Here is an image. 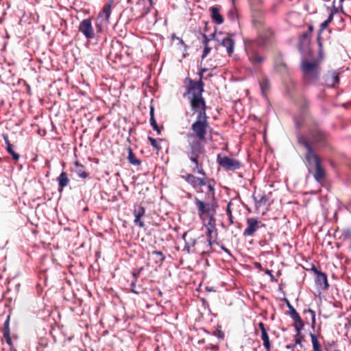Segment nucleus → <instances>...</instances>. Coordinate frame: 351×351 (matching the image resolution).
Wrapping results in <instances>:
<instances>
[{
  "mask_svg": "<svg viewBox=\"0 0 351 351\" xmlns=\"http://www.w3.org/2000/svg\"><path fill=\"white\" fill-rule=\"evenodd\" d=\"M248 60L254 66H261L265 60V56L251 48L250 45L245 46Z\"/></svg>",
  "mask_w": 351,
  "mask_h": 351,
  "instance_id": "8",
  "label": "nucleus"
},
{
  "mask_svg": "<svg viewBox=\"0 0 351 351\" xmlns=\"http://www.w3.org/2000/svg\"><path fill=\"white\" fill-rule=\"evenodd\" d=\"M337 12L338 9L335 5H333L332 8L330 9L329 16H328V19L326 21H328V23H330L333 19L334 14Z\"/></svg>",
  "mask_w": 351,
  "mask_h": 351,
  "instance_id": "40",
  "label": "nucleus"
},
{
  "mask_svg": "<svg viewBox=\"0 0 351 351\" xmlns=\"http://www.w3.org/2000/svg\"><path fill=\"white\" fill-rule=\"evenodd\" d=\"M3 336H4V338H5V341H6V343L9 346H12V340H11V337H10V333H8L7 332L6 334H3Z\"/></svg>",
  "mask_w": 351,
  "mask_h": 351,
  "instance_id": "46",
  "label": "nucleus"
},
{
  "mask_svg": "<svg viewBox=\"0 0 351 351\" xmlns=\"http://www.w3.org/2000/svg\"><path fill=\"white\" fill-rule=\"evenodd\" d=\"M258 327L261 331V339L263 341V346L267 350V351H269L271 348V345L269 342V337L265 329V324L263 322H260L258 324Z\"/></svg>",
  "mask_w": 351,
  "mask_h": 351,
  "instance_id": "20",
  "label": "nucleus"
},
{
  "mask_svg": "<svg viewBox=\"0 0 351 351\" xmlns=\"http://www.w3.org/2000/svg\"><path fill=\"white\" fill-rule=\"evenodd\" d=\"M57 182H58V186L61 189L64 188L65 186H66L69 184V179L67 176V174L66 173V172L62 171L60 174V176L57 178Z\"/></svg>",
  "mask_w": 351,
  "mask_h": 351,
  "instance_id": "26",
  "label": "nucleus"
},
{
  "mask_svg": "<svg viewBox=\"0 0 351 351\" xmlns=\"http://www.w3.org/2000/svg\"><path fill=\"white\" fill-rule=\"evenodd\" d=\"M206 241L210 242L213 244L217 243V229L206 228Z\"/></svg>",
  "mask_w": 351,
  "mask_h": 351,
  "instance_id": "25",
  "label": "nucleus"
},
{
  "mask_svg": "<svg viewBox=\"0 0 351 351\" xmlns=\"http://www.w3.org/2000/svg\"><path fill=\"white\" fill-rule=\"evenodd\" d=\"M178 40H180L181 43H183L182 40H180V38H178Z\"/></svg>",
  "mask_w": 351,
  "mask_h": 351,
  "instance_id": "62",
  "label": "nucleus"
},
{
  "mask_svg": "<svg viewBox=\"0 0 351 351\" xmlns=\"http://www.w3.org/2000/svg\"><path fill=\"white\" fill-rule=\"evenodd\" d=\"M301 69L305 84H312L317 82L320 73L318 60H303L301 62Z\"/></svg>",
  "mask_w": 351,
  "mask_h": 351,
  "instance_id": "3",
  "label": "nucleus"
},
{
  "mask_svg": "<svg viewBox=\"0 0 351 351\" xmlns=\"http://www.w3.org/2000/svg\"><path fill=\"white\" fill-rule=\"evenodd\" d=\"M252 22L254 25L258 29V34L259 38L256 41V44L259 46L263 45L271 36L272 32L269 28L264 27V21L262 16L256 19L254 15Z\"/></svg>",
  "mask_w": 351,
  "mask_h": 351,
  "instance_id": "6",
  "label": "nucleus"
},
{
  "mask_svg": "<svg viewBox=\"0 0 351 351\" xmlns=\"http://www.w3.org/2000/svg\"><path fill=\"white\" fill-rule=\"evenodd\" d=\"M289 315L292 319H294L295 318L300 316L294 308H291L289 311Z\"/></svg>",
  "mask_w": 351,
  "mask_h": 351,
  "instance_id": "44",
  "label": "nucleus"
},
{
  "mask_svg": "<svg viewBox=\"0 0 351 351\" xmlns=\"http://www.w3.org/2000/svg\"><path fill=\"white\" fill-rule=\"evenodd\" d=\"M178 40H180L181 43H183L182 40H180V38H178Z\"/></svg>",
  "mask_w": 351,
  "mask_h": 351,
  "instance_id": "61",
  "label": "nucleus"
},
{
  "mask_svg": "<svg viewBox=\"0 0 351 351\" xmlns=\"http://www.w3.org/2000/svg\"><path fill=\"white\" fill-rule=\"evenodd\" d=\"M128 158L129 162L133 165L138 166L141 164V161L135 156V155L133 154L132 149L130 147L128 148Z\"/></svg>",
  "mask_w": 351,
  "mask_h": 351,
  "instance_id": "33",
  "label": "nucleus"
},
{
  "mask_svg": "<svg viewBox=\"0 0 351 351\" xmlns=\"http://www.w3.org/2000/svg\"><path fill=\"white\" fill-rule=\"evenodd\" d=\"M221 249L226 252L227 253L228 255H231L230 254V252L228 249H227L226 247H221Z\"/></svg>",
  "mask_w": 351,
  "mask_h": 351,
  "instance_id": "52",
  "label": "nucleus"
},
{
  "mask_svg": "<svg viewBox=\"0 0 351 351\" xmlns=\"http://www.w3.org/2000/svg\"><path fill=\"white\" fill-rule=\"evenodd\" d=\"M150 4H152L153 0H149Z\"/></svg>",
  "mask_w": 351,
  "mask_h": 351,
  "instance_id": "63",
  "label": "nucleus"
},
{
  "mask_svg": "<svg viewBox=\"0 0 351 351\" xmlns=\"http://www.w3.org/2000/svg\"><path fill=\"white\" fill-rule=\"evenodd\" d=\"M191 104V109L197 112V114H202L206 116V102L202 96H199L198 97H190L189 99Z\"/></svg>",
  "mask_w": 351,
  "mask_h": 351,
  "instance_id": "10",
  "label": "nucleus"
},
{
  "mask_svg": "<svg viewBox=\"0 0 351 351\" xmlns=\"http://www.w3.org/2000/svg\"><path fill=\"white\" fill-rule=\"evenodd\" d=\"M9 317H8L7 319L4 322L3 334H6L7 332L8 333H10L9 327Z\"/></svg>",
  "mask_w": 351,
  "mask_h": 351,
  "instance_id": "43",
  "label": "nucleus"
},
{
  "mask_svg": "<svg viewBox=\"0 0 351 351\" xmlns=\"http://www.w3.org/2000/svg\"><path fill=\"white\" fill-rule=\"evenodd\" d=\"M178 40H180L181 43H183L182 40H180V38H178Z\"/></svg>",
  "mask_w": 351,
  "mask_h": 351,
  "instance_id": "60",
  "label": "nucleus"
},
{
  "mask_svg": "<svg viewBox=\"0 0 351 351\" xmlns=\"http://www.w3.org/2000/svg\"><path fill=\"white\" fill-rule=\"evenodd\" d=\"M104 25H106L104 21L97 20L96 23H95V27L97 28V32H101L103 29V26Z\"/></svg>",
  "mask_w": 351,
  "mask_h": 351,
  "instance_id": "42",
  "label": "nucleus"
},
{
  "mask_svg": "<svg viewBox=\"0 0 351 351\" xmlns=\"http://www.w3.org/2000/svg\"><path fill=\"white\" fill-rule=\"evenodd\" d=\"M312 271H313L316 275L315 281L317 287L323 291L327 290L329 288L327 275L322 271L319 270L315 266H313Z\"/></svg>",
  "mask_w": 351,
  "mask_h": 351,
  "instance_id": "12",
  "label": "nucleus"
},
{
  "mask_svg": "<svg viewBox=\"0 0 351 351\" xmlns=\"http://www.w3.org/2000/svg\"><path fill=\"white\" fill-rule=\"evenodd\" d=\"M299 143L306 149V159L309 165H315L317 162H320L318 156L316 155L309 142L303 137L298 138Z\"/></svg>",
  "mask_w": 351,
  "mask_h": 351,
  "instance_id": "9",
  "label": "nucleus"
},
{
  "mask_svg": "<svg viewBox=\"0 0 351 351\" xmlns=\"http://www.w3.org/2000/svg\"><path fill=\"white\" fill-rule=\"evenodd\" d=\"M3 139L5 141V143L6 144V149L7 152L12 156V158L15 160H18L20 158V156L19 154L16 153L13 150V145L10 143V142L8 140V138L7 136H3Z\"/></svg>",
  "mask_w": 351,
  "mask_h": 351,
  "instance_id": "24",
  "label": "nucleus"
},
{
  "mask_svg": "<svg viewBox=\"0 0 351 351\" xmlns=\"http://www.w3.org/2000/svg\"><path fill=\"white\" fill-rule=\"evenodd\" d=\"M131 287V291L135 294H138L139 292L135 289L136 287V282H132L130 285Z\"/></svg>",
  "mask_w": 351,
  "mask_h": 351,
  "instance_id": "49",
  "label": "nucleus"
},
{
  "mask_svg": "<svg viewBox=\"0 0 351 351\" xmlns=\"http://www.w3.org/2000/svg\"><path fill=\"white\" fill-rule=\"evenodd\" d=\"M79 31L87 39H92L95 37V32L90 19H83L79 25Z\"/></svg>",
  "mask_w": 351,
  "mask_h": 351,
  "instance_id": "13",
  "label": "nucleus"
},
{
  "mask_svg": "<svg viewBox=\"0 0 351 351\" xmlns=\"http://www.w3.org/2000/svg\"><path fill=\"white\" fill-rule=\"evenodd\" d=\"M230 205H231V204L229 203L227 206L226 214L228 216V218L230 221V223H233L232 216V213H231V210H230Z\"/></svg>",
  "mask_w": 351,
  "mask_h": 351,
  "instance_id": "45",
  "label": "nucleus"
},
{
  "mask_svg": "<svg viewBox=\"0 0 351 351\" xmlns=\"http://www.w3.org/2000/svg\"><path fill=\"white\" fill-rule=\"evenodd\" d=\"M74 166L75 169H73L72 171L74 173H75L79 178L83 179H86V178H88V174L84 170V167L82 165L80 164V162L77 160L74 162Z\"/></svg>",
  "mask_w": 351,
  "mask_h": 351,
  "instance_id": "23",
  "label": "nucleus"
},
{
  "mask_svg": "<svg viewBox=\"0 0 351 351\" xmlns=\"http://www.w3.org/2000/svg\"><path fill=\"white\" fill-rule=\"evenodd\" d=\"M254 199L256 208L265 206L267 202V198L265 195H259V197L254 195Z\"/></svg>",
  "mask_w": 351,
  "mask_h": 351,
  "instance_id": "32",
  "label": "nucleus"
},
{
  "mask_svg": "<svg viewBox=\"0 0 351 351\" xmlns=\"http://www.w3.org/2000/svg\"><path fill=\"white\" fill-rule=\"evenodd\" d=\"M326 138V134L319 130H315L311 133V141L313 143L322 145L324 144Z\"/></svg>",
  "mask_w": 351,
  "mask_h": 351,
  "instance_id": "18",
  "label": "nucleus"
},
{
  "mask_svg": "<svg viewBox=\"0 0 351 351\" xmlns=\"http://www.w3.org/2000/svg\"><path fill=\"white\" fill-rule=\"evenodd\" d=\"M204 38H205V40L204 41V49L203 51L202 58H205L210 51V48L208 45V42L209 41V39L207 38V37L206 36H204Z\"/></svg>",
  "mask_w": 351,
  "mask_h": 351,
  "instance_id": "38",
  "label": "nucleus"
},
{
  "mask_svg": "<svg viewBox=\"0 0 351 351\" xmlns=\"http://www.w3.org/2000/svg\"><path fill=\"white\" fill-rule=\"evenodd\" d=\"M205 177L206 175L203 176L202 178H197L191 173H188L186 176H182L184 180L190 185H191V186L194 189H196L197 192H199V191L197 190L198 188H201L204 186V180Z\"/></svg>",
  "mask_w": 351,
  "mask_h": 351,
  "instance_id": "16",
  "label": "nucleus"
},
{
  "mask_svg": "<svg viewBox=\"0 0 351 351\" xmlns=\"http://www.w3.org/2000/svg\"><path fill=\"white\" fill-rule=\"evenodd\" d=\"M326 82L327 86L333 87L339 82V75L336 73L333 72L331 76L326 78Z\"/></svg>",
  "mask_w": 351,
  "mask_h": 351,
  "instance_id": "31",
  "label": "nucleus"
},
{
  "mask_svg": "<svg viewBox=\"0 0 351 351\" xmlns=\"http://www.w3.org/2000/svg\"><path fill=\"white\" fill-rule=\"evenodd\" d=\"M204 186H207L208 192L207 195L208 197H211L213 199L215 197V181L213 179H208L206 177H205L204 180Z\"/></svg>",
  "mask_w": 351,
  "mask_h": 351,
  "instance_id": "22",
  "label": "nucleus"
},
{
  "mask_svg": "<svg viewBox=\"0 0 351 351\" xmlns=\"http://www.w3.org/2000/svg\"><path fill=\"white\" fill-rule=\"evenodd\" d=\"M111 3H106L103 8L101 12L99 13L97 16V21H104L106 25H107L109 23L110 17L111 15Z\"/></svg>",
  "mask_w": 351,
  "mask_h": 351,
  "instance_id": "17",
  "label": "nucleus"
},
{
  "mask_svg": "<svg viewBox=\"0 0 351 351\" xmlns=\"http://www.w3.org/2000/svg\"><path fill=\"white\" fill-rule=\"evenodd\" d=\"M213 245V243L206 241L204 236L199 237L197 243V254L204 255L211 253L213 252L212 247Z\"/></svg>",
  "mask_w": 351,
  "mask_h": 351,
  "instance_id": "14",
  "label": "nucleus"
},
{
  "mask_svg": "<svg viewBox=\"0 0 351 351\" xmlns=\"http://www.w3.org/2000/svg\"><path fill=\"white\" fill-rule=\"evenodd\" d=\"M220 44L226 49L228 54L231 56L234 52V40L228 36L221 40Z\"/></svg>",
  "mask_w": 351,
  "mask_h": 351,
  "instance_id": "19",
  "label": "nucleus"
},
{
  "mask_svg": "<svg viewBox=\"0 0 351 351\" xmlns=\"http://www.w3.org/2000/svg\"><path fill=\"white\" fill-rule=\"evenodd\" d=\"M259 85H260V88L261 89L263 95H265L267 91L269 88V80L266 77H264L261 81H260Z\"/></svg>",
  "mask_w": 351,
  "mask_h": 351,
  "instance_id": "36",
  "label": "nucleus"
},
{
  "mask_svg": "<svg viewBox=\"0 0 351 351\" xmlns=\"http://www.w3.org/2000/svg\"><path fill=\"white\" fill-rule=\"evenodd\" d=\"M310 337L311 339L312 346L315 351H319L322 350L321 345L318 341L317 337L315 334L311 333Z\"/></svg>",
  "mask_w": 351,
  "mask_h": 351,
  "instance_id": "35",
  "label": "nucleus"
},
{
  "mask_svg": "<svg viewBox=\"0 0 351 351\" xmlns=\"http://www.w3.org/2000/svg\"><path fill=\"white\" fill-rule=\"evenodd\" d=\"M298 351H306L304 348H302L301 350H298Z\"/></svg>",
  "mask_w": 351,
  "mask_h": 351,
  "instance_id": "58",
  "label": "nucleus"
},
{
  "mask_svg": "<svg viewBox=\"0 0 351 351\" xmlns=\"http://www.w3.org/2000/svg\"><path fill=\"white\" fill-rule=\"evenodd\" d=\"M185 237H186V234H183V239H184V238H185Z\"/></svg>",
  "mask_w": 351,
  "mask_h": 351,
  "instance_id": "64",
  "label": "nucleus"
},
{
  "mask_svg": "<svg viewBox=\"0 0 351 351\" xmlns=\"http://www.w3.org/2000/svg\"><path fill=\"white\" fill-rule=\"evenodd\" d=\"M192 134H188V138H195L202 141H206V136L208 131H211L212 128L209 125L208 117L204 114H197L196 120L191 125Z\"/></svg>",
  "mask_w": 351,
  "mask_h": 351,
  "instance_id": "2",
  "label": "nucleus"
},
{
  "mask_svg": "<svg viewBox=\"0 0 351 351\" xmlns=\"http://www.w3.org/2000/svg\"><path fill=\"white\" fill-rule=\"evenodd\" d=\"M206 71V70L205 69H202V70H201V71H200V72H202V73H204Z\"/></svg>",
  "mask_w": 351,
  "mask_h": 351,
  "instance_id": "57",
  "label": "nucleus"
},
{
  "mask_svg": "<svg viewBox=\"0 0 351 351\" xmlns=\"http://www.w3.org/2000/svg\"><path fill=\"white\" fill-rule=\"evenodd\" d=\"M329 24L330 23L326 21V20L323 23H322L320 25V32L324 31L328 26Z\"/></svg>",
  "mask_w": 351,
  "mask_h": 351,
  "instance_id": "47",
  "label": "nucleus"
},
{
  "mask_svg": "<svg viewBox=\"0 0 351 351\" xmlns=\"http://www.w3.org/2000/svg\"><path fill=\"white\" fill-rule=\"evenodd\" d=\"M265 274H267L268 276H269L271 277V280L274 279V275L272 274V271L267 269L265 271Z\"/></svg>",
  "mask_w": 351,
  "mask_h": 351,
  "instance_id": "51",
  "label": "nucleus"
},
{
  "mask_svg": "<svg viewBox=\"0 0 351 351\" xmlns=\"http://www.w3.org/2000/svg\"><path fill=\"white\" fill-rule=\"evenodd\" d=\"M197 240L194 239H191L189 241H186L184 247L182 250L184 252H186L187 254H191V253L197 254Z\"/></svg>",
  "mask_w": 351,
  "mask_h": 351,
  "instance_id": "21",
  "label": "nucleus"
},
{
  "mask_svg": "<svg viewBox=\"0 0 351 351\" xmlns=\"http://www.w3.org/2000/svg\"><path fill=\"white\" fill-rule=\"evenodd\" d=\"M189 138V150L186 152L187 156L190 160L195 164V167L193 169L194 173L197 172L199 174L205 176V172L202 168V165L198 161L199 156L204 153V146L202 143V141L195 138Z\"/></svg>",
  "mask_w": 351,
  "mask_h": 351,
  "instance_id": "1",
  "label": "nucleus"
},
{
  "mask_svg": "<svg viewBox=\"0 0 351 351\" xmlns=\"http://www.w3.org/2000/svg\"><path fill=\"white\" fill-rule=\"evenodd\" d=\"M215 216V215H209L205 217V221H203V223L206 228L217 229Z\"/></svg>",
  "mask_w": 351,
  "mask_h": 351,
  "instance_id": "27",
  "label": "nucleus"
},
{
  "mask_svg": "<svg viewBox=\"0 0 351 351\" xmlns=\"http://www.w3.org/2000/svg\"><path fill=\"white\" fill-rule=\"evenodd\" d=\"M314 165L315 166V173L314 177L317 181L320 182L324 177V171L322 168L320 162H317V164Z\"/></svg>",
  "mask_w": 351,
  "mask_h": 351,
  "instance_id": "29",
  "label": "nucleus"
},
{
  "mask_svg": "<svg viewBox=\"0 0 351 351\" xmlns=\"http://www.w3.org/2000/svg\"><path fill=\"white\" fill-rule=\"evenodd\" d=\"M199 80L202 81V78H203V73H202V72H199Z\"/></svg>",
  "mask_w": 351,
  "mask_h": 351,
  "instance_id": "55",
  "label": "nucleus"
},
{
  "mask_svg": "<svg viewBox=\"0 0 351 351\" xmlns=\"http://www.w3.org/2000/svg\"><path fill=\"white\" fill-rule=\"evenodd\" d=\"M247 227L243 232L244 237H252L258 229L261 226H265L261 221L254 217L247 218L246 220Z\"/></svg>",
  "mask_w": 351,
  "mask_h": 351,
  "instance_id": "11",
  "label": "nucleus"
},
{
  "mask_svg": "<svg viewBox=\"0 0 351 351\" xmlns=\"http://www.w3.org/2000/svg\"><path fill=\"white\" fill-rule=\"evenodd\" d=\"M149 121H150V125H152L153 130L156 131L158 134H160V130L158 128L156 121L154 118V107L153 106H151V108H150V120H149Z\"/></svg>",
  "mask_w": 351,
  "mask_h": 351,
  "instance_id": "34",
  "label": "nucleus"
},
{
  "mask_svg": "<svg viewBox=\"0 0 351 351\" xmlns=\"http://www.w3.org/2000/svg\"><path fill=\"white\" fill-rule=\"evenodd\" d=\"M211 13L213 19L218 24L220 25L223 23V19L222 16L220 14L219 9L216 7L211 8Z\"/></svg>",
  "mask_w": 351,
  "mask_h": 351,
  "instance_id": "28",
  "label": "nucleus"
},
{
  "mask_svg": "<svg viewBox=\"0 0 351 351\" xmlns=\"http://www.w3.org/2000/svg\"><path fill=\"white\" fill-rule=\"evenodd\" d=\"M287 306L289 308V311L291 310V308H293V306L289 303L288 300H287Z\"/></svg>",
  "mask_w": 351,
  "mask_h": 351,
  "instance_id": "54",
  "label": "nucleus"
},
{
  "mask_svg": "<svg viewBox=\"0 0 351 351\" xmlns=\"http://www.w3.org/2000/svg\"><path fill=\"white\" fill-rule=\"evenodd\" d=\"M148 140L150 142V144L157 150H160L161 149V147L160 145L159 141L161 140H156L152 137L148 136Z\"/></svg>",
  "mask_w": 351,
  "mask_h": 351,
  "instance_id": "37",
  "label": "nucleus"
},
{
  "mask_svg": "<svg viewBox=\"0 0 351 351\" xmlns=\"http://www.w3.org/2000/svg\"><path fill=\"white\" fill-rule=\"evenodd\" d=\"M145 213V208L141 205H135L134 206L133 215L134 217V223L140 228L145 226L143 217Z\"/></svg>",
  "mask_w": 351,
  "mask_h": 351,
  "instance_id": "15",
  "label": "nucleus"
},
{
  "mask_svg": "<svg viewBox=\"0 0 351 351\" xmlns=\"http://www.w3.org/2000/svg\"><path fill=\"white\" fill-rule=\"evenodd\" d=\"M293 320L294 322L293 326L296 330L297 336H300L304 326V322L300 316H298Z\"/></svg>",
  "mask_w": 351,
  "mask_h": 351,
  "instance_id": "30",
  "label": "nucleus"
},
{
  "mask_svg": "<svg viewBox=\"0 0 351 351\" xmlns=\"http://www.w3.org/2000/svg\"><path fill=\"white\" fill-rule=\"evenodd\" d=\"M295 346H294V344H293V345H287V346H286V348H287V349H291V350H292V351H293V349L295 348Z\"/></svg>",
  "mask_w": 351,
  "mask_h": 351,
  "instance_id": "53",
  "label": "nucleus"
},
{
  "mask_svg": "<svg viewBox=\"0 0 351 351\" xmlns=\"http://www.w3.org/2000/svg\"><path fill=\"white\" fill-rule=\"evenodd\" d=\"M300 346V347L301 348H302L304 346L302 343V336L301 335L300 336H297V334L295 335V343H294V346Z\"/></svg>",
  "mask_w": 351,
  "mask_h": 351,
  "instance_id": "41",
  "label": "nucleus"
},
{
  "mask_svg": "<svg viewBox=\"0 0 351 351\" xmlns=\"http://www.w3.org/2000/svg\"><path fill=\"white\" fill-rule=\"evenodd\" d=\"M228 16L231 19H234L235 18V11L234 9H231L228 12Z\"/></svg>",
  "mask_w": 351,
  "mask_h": 351,
  "instance_id": "50",
  "label": "nucleus"
},
{
  "mask_svg": "<svg viewBox=\"0 0 351 351\" xmlns=\"http://www.w3.org/2000/svg\"><path fill=\"white\" fill-rule=\"evenodd\" d=\"M220 332V334H219L220 337L223 338V334L221 332Z\"/></svg>",
  "mask_w": 351,
  "mask_h": 351,
  "instance_id": "56",
  "label": "nucleus"
},
{
  "mask_svg": "<svg viewBox=\"0 0 351 351\" xmlns=\"http://www.w3.org/2000/svg\"><path fill=\"white\" fill-rule=\"evenodd\" d=\"M194 203L197 210V213L202 221H205V217L209 215H216V206L214 204L205 203L197 197L194 198Z\"/></svg>",
  "mask_w": 351,
  "mask_h": 351,
  "instance_id": "4",
  "label": "nucleus"
},
{
  "mask_svg": "<svg viewBox=\"0 0 351 351\" xmlns=\"http://www.w3.org/2000/svg\"><path fill=\"white\" fill-rule=\"evenodd\" d=\"M308 312L311 314L312 323L314 324L315 322V312L310 308L308 310Z\"/></svg>",
  "mask_w": 351,
  "mask_h": 351,
  "instance_id": "48",
  "label": "nucleus"
},
{
  "mask_svg": "<svg viewBox=\"0 0 351 351\" xmlns=\"http://www.w3.org/2000/svg\"><path fill=\"white\" fill-rule=\"evenodd\" d=\"M318 41H319V45H321V41H320L319 38H318Z\"/></svg>",
  "mask_w": 351,
  "mask_h": 351,
  "instance_id": "59",
  "label": "nucleus"
},
{
  "mask_svg": "<svg viewBox=\"0 0 351 351\" xmlns=\"http://www.w3.org/2000/svg\"><path fill=\"white\" fill-rule=\"evenodd\" d=\"M217 161L226 171H234L239 169L241 166V162L238 160L223 156L220 154L217 156Z\"/></svg>",
  "mask_w": 351,
  "mask_h": 351,
  "instance_id": "7",
  "label": "nucleus"
},
{
  "mask_svg": "<svg viewBox=\"0 0 351 351\" xmlns=\"http://www.w3.org/2000/svg\"><path fill=\"white\" fill-rule=\"evenodd\" d=\"M153 254L157 256L158 260L156 261V263H162L165 258V255L160 251H154Z\"/></svg>",
  "mask_w": 351,
  "mask_h": 351,
  "instance_id": "39",
  "label": "nucleus"
},
{
  "mask_svg": "<svg viewBox=\"0 0 351 351\" xmlns=\"http://www.w3.org/2000/svg\"><path fill=\"white\" fill-rule=\"evenodd\" d=\"M184 83H188V85L186 90L183 95L184 97H187L189 99L190 97H198L202 96V93L204 92V82L202 81L199 80L196 82L189 77H186Z\"/></svg>",
  "mask_w": 351,
  "mask_h": 351,
  "instance_id": "5",
  "label": "nucleus"
}]
</instances>
